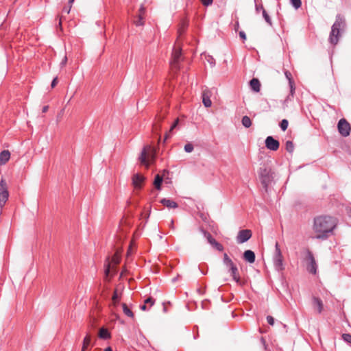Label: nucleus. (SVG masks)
<instances>
[{"mask_svg": "<svg viewBox=\"0 0 351 351\" xmlns=\"http://www.w3.org/2000/svg\"><path fill=\"white\" fill-rule=\"evenodd\" d=\"M336 226L333 217L330 216H319L314 219L313 230L319 233L315 238L324 240L328 238V234L333 231Z\"/></svg>", "mask_w": 351, "mask_h": 351, "instance_id": "1", "label": "nucleus"}, {"mask_svg": "<svg viewBox=\"0 0 351 351\" xmlns=\"http://www.w3.org/2000/svg\"><path fill=\"white\" fill-rule=\"evenodd\" d=\"M346 28V23L344 17L341 14H337L335 21L331 27L328 40L332 45L337 44L339 37L344 32Z\"/></svg>", "mask_w": 351, "mask_h": 351, "instance_id": "2", "label": "nucleus"}, {"mask_svg": "<svg viewBox=\"0 0 351 351\" xmlns=\"http://www.w3.org/2000/svg\"><path fill=\"white\" fill-rule=\"evenodd\" d=\"M259 177L265 191L267 193L269 185L274 179L271 169L267 167H261Z\"/></svg>", "mask_w": 351, "mask_h": 351, "instance_id": "3", "label": "nucleus"}, {"mask_svg": "<svg viewBox=\"0 0 351 351\" xmlns=\"http://www.w3.org/2000/svg\"><path fill=\"white\" fill-rule=\"evenodd\" d=\"M273 263L276 271H282L285 269L282 254L278 242L275 245V252L273 256Z\"/></svg>", "mask_w": 351, "mask_h": 351, "instance_id": "4", "label": "nucleus"}, {"mask_svg": "<svg viewBox=\"0 0 351 351\" xmlns=\"http://www.w3.org/2000/svg\"><path fill=\"white\" fill-rule=\"evenodd\" d=\"M182 60V51L180 49L173 48L170 66L171 69L177 72L180 69V62Z\"/></svg>", "mask_w": 351, "mask_h": 351, "instance_id": "5", "label": "nucleus"}, {"mask_svg": "<svg viewBox=\"0 0 351 351\" xmlns=\"http://www.w3.org/2000/svg\"><path fill=\"white\" fill-rule=\"evenodd\" d=\"M306 260L308 261L306 266L307 271L310 274H316L317 270V265L313 254L309 250H307L306 252Z\"/></svg>", "mask_w": 351, "mask_h": 351, "instance_id": "6", "label": "nucleus"}, {"mask_svg": "<svg viewBox=\"0 0 351 351\" xmlns=\"http://www.w3.org/2000/svg\"><path fill=\"white\" fill-rule=\"evenodd\" d=\"M337 129L338 132L342 136L347 137L350 134L351 126L350 123L343 118L338 121Z\"/></svg>", "mask_w": 351, "mask_h": 351, "instance_id": "7", "label": "nucleus"}, {"mask_svg": "<svg viewBox=\"0 0 351 351\" xmlns=\"http://www.w3.org/2000/svg\"><path fill=\"white\" fill-rule=\"evenodd\" d=\"M9 193L7 189L6 182L3 179L0 181V207L2 208L7 202Z\"/></svg>", "mask_w": 351, "mask_h": 351, "instance_id": "8", "label": "nucleus"}, {"mask_svg": "<svg viewBox=\"0 0 351 351\" xmlns=\"http://www.w3.org/2000/svg\"><path fill=\"white\" fill-rule=\"evenodd\" d=\"M252 236V232L249 229H243L239 231L237 236V242L239 244L247 242Z\"/></svg>", "mask_w": 351, "mask_h": 351, "instance_id": "9", "label": "nucleus"}, {"mask_svg": "<svg viewBox=\"0 0 351 351\" xmlns=\"http://www.w3.org/2000/svg\"><path fill=\"white\" fill-rule=\"evenodd\" d=\"M265 147L271 151H276L278 149L280 143L272 136H268L265 140Z\"/></svg>", "mask_w": 351, "mask_h": 351, "instance_id": "10", "label": "nucleus"}, {"mask_svg": "<svg viewBox=\"0 0 351 351\" xmlns=\"http://www.w3.org/2000/svg\"><path fill=\"white\" fill-rule=\"evenodd\" d=\"M145 178L139 173H136L132 176V184L136 189H141L144 182Z\"/></svg>", "mask_w": 351, "mask_h": 351, "instance_id": "11", "label": "nucleus"}, {"mask_svg": "<svg viewBox=\"0 0 351 351\" xmlns=\"http://www.w3.org/2000/svg\"><path fill=\"white\" fill-rule=\"evenodd\" d=\"M243 258L247 263H254L256 260L255 253L251 250H247L243 254Z\"/></svg>", "mask_w": 351, "mask_h": 351, "instance_id": "12", "label": "nucleus"}, {"mask_svg": "<svg viewBox=\"0 0 351 351\" xmlns=\"http://www.w3.org/2000/svg\"><path fill=\"white\" fill-rule=\"evenodd\" d=\"M250 89L255 92L258 93L261 90V82L258 78L253 77L249 82Z\"/></svg>", "mask_w": 351, "mask_h": 351, "instance_id": "13", "label": "nucleus"}, {"mask_svg": "<svg viewBox=\"0 0 351 351\" xmlns=\"http://www.w3.org/2000/svg\"><path fill=\"white\" fill-rule=\"evenodd\" d=\"M210 92L209 90H204L203 92H202V103L204 104V106L206 107V108H209L212 105V101L210 99Z\"/></svg>", "mask_w": 351, "mask_h": 351, "instance_id": "14", "label": "nucleus"}, {"mask_svg": "<svg viewBox=\"0 0 351 351\" xmlns=\"http://www.w3.org/2000/svg\"><path fill=\"white\" fill-rule=\"evenodd\" d=\"M160 203L168 208H176L178 207V203L171 199L162 198L160 200Z\"/></svg>", "mask_w": 351, "mask_h": 351, "instance_id": "15", "label": "nucleus"}, {"mask_svg": "<svg viewBox=\"0 0 351 351\" xmlns=\"http://www.w3.org/2000/svg\"><path fill=\"white\" fill-rule=\"evenodd\" d=\"M10 158V153L8 150H3L0 152V165H5Z\"/></svg>", "mask_w": 351, "mask_h": 351, "instance_id": "16", "label": "nucleus"}, {"mask_svg": "<svg viewBox=\"0 0 351 351\" xmlns=\"http://www.w3.org/2000/svg\"><path fill=\"white\" fill-rule=\"evenodd\" d=\"M223 263L227 268H228V271L230 269L236 267V265L232 262V261L230 258L226 253L223 254Z\"/></svg>", "mask_w": 351, "mask_h": 351, "instance_id": "17", "label": "nucleus"}, {"mask_svg": "<svg viewBox=\"0 0 351 351\" xmlns=\"http://www.w3.org/2000/svg\"><path fill=\"white\" fill-rule=\"evenodd\" d=\"M289 94L287 96L286 99L284 101V106H288L289 101H293L295 95V86L291 85V87H289Z\"/></svg>", "mask_w": 351, "mask_h": 351, "instance_id": "18", "label": "nucleus"}, {"mask_svg": "<svg viewBox=\"0 0 351 351\" xmlns=\"http://www.w3.org/2000/svg\"><path fill=\"white\" fill-rule=\"evenodd\" d=\"M163 182V176L156 174L154 180V185L157 190H161V184Z\"/></svg>", "mask_w": 351, "mask_h": 351, "instance_id": "19", "label": "nucleus"}, {"mask_svg": "<svg viewBox=\"0 0 351 351\" xmlns=\"http://www.w3.org/2000/svg\"><path fill=\"white\" fill-rule=\"evenodd\" d=\"M313 305L317 306V312L319 313H321L323 311V302L319 298L313 297Z\"/></svg>", "mask_w": 351, "mask_h": 351, "instance_id": "20", "label": "nucleus"}, {"mask_svg": "<svg viewBox=\"0 0 351 351\" xmlns=\"http://www.w3.org/2000/svg\"><path fill=\"white\" fill-rule=\"evenodd\" d=\"M111 337L110 332L106 328H101L99 332V337L102 339H108Z\"/></svg>", "mask_w": 351, "mask_h": 351, "instance_id": "21", "label": "nucleus"}, {"mask_svg": "<svg viewBox=\"0 0 351 351\" xmlns=\"http://www.w3.org/2000/svg\"><path fill=\"white\" fill-rule=\"evenodd\" d=\"M260 8L261 9L263 17L264 18L265 22L270 26L272 25L271 19L269 16V15L267 14L266 10L264 9L263 5H261Z\"/></svg>", "mask_w": 351, "mask_h": 351, "instance_id": "22", "label": "nucleus"}, {"mask_svg": "<svg viewBox=\"0 0 351 351\" xmlns=\"http://www.w3.org/2000/svg\"><path fill=\"white\" fill-rule=\"evenodd\" d=\"M120 300L121 295L118 293L117 290L115 289L112 296L113 305L117 306L119 304Z\"/></svg>", "mask_w": 351, "mask_h": 351, "instance_id": "23", "label": "nucleus"}, {"mask_svg": "<svg viewBox=\"0 0 351 351\" xmlns=\"http://www.w3.org/2000/svg\"><path fill=\"white\" fill-rule=\"evenodd\" d=\"M241 123L245 128H249L252 125V121L248 116L245 115L242 117Z\"/></svg>", "mask_w": 351, "mask_h": 351, "instance_id": "24", "label": "nucleus"}, {"mask_svg": "<svg viewBox=\"0 0 351 351\" xmlns=\"http://www.w3.org/2000/svg\"><path fill=\"white\" fill-rule=\"evenodd\" d=\"M178 123H179V120H178V119H176V120L174 121V122H173V124L171 125V128H170V130H169V133H166L165 136V138H164V140H163V143H165V142H166L167 139H168V138L170 137V134H169V133H170V132H171L174 128H176L178 126Z\"/></svg>", "mask_w": 351, "mask_h": 351, "instance_id": "25", "label": "nucleus"}, {"mask_svg": "<svg viewBox=\"0 0 351 351\" xmlns=\"http://www.w3.org/2000/svg\"><path fill=\"white\" fill-rule=\"evenodd\" d=\"M200 232L203 234L204 237L206 238L208 243L210 244L215 239L213 237L211 234L204 228H200Z\"/></svg>", "mask_w": 351, "mask_h": 351, "instance_id": "26", "label": "nucleus"}, {"mask_svg": "<svg viewBox=\"0 0 351 351\" xmlns=\"http://www.w3.org/2000/svg\"><path fill=\"white\" fill-rule=\"evenodd\" d=\"M122 308H123V311L125 315H126L128 317H134L133 312L128 308V306H127L126 304L123 303Z\"/></svg>", "mask_w": 351, "mask_h": 351, "instance_id": "27", "label": "nucleus"}, {"mask_svg": "<svg viewBox=\"0 0 351 351\" xmlns=\"http://www.w3.org/2000/svg\"><path fill=\"white\" fill-rule=\"evenodd\" d=\"M210 244L219 252H222L224 250L223 246L215 239H214Z\"/></svg>", "mask_w": 351, "mask_h": 351, "instance_id": "28", "label": "nucleus"}, {"mask_svg": "<svg viewBox=\"0 0 351 351\" xmlns=\"http://www.w3.org/2000/svg\"><path fill=\"white\" fill-rule=\"evenodd\" d=\"M147 150H146V148L144 147L141 153V155L138 158V160H140V162L142 163V164H146L147 162Z\"/></svg>", "mask_w": 351, "mask_h": 351, "instance_id": "29", "label": "nucleus"}, {"mask_svg": "<svg viewBox=\"0 0 351 351\" xmlns=\"http://www.w3.org/2000/svg\"><path fill=\"white\" fill-rule=\"evenodd\" d=\"M284 73H285V75L286 78L289 81V87H291V85L295 86L294 81L292 77L291 73L287 70H285Z\"/></svg>", "mask_w": 351, "mask_h": 351, "instance_id": "30", "label": "nucleus"}, {"mask_svg": "<svg viewBox=\"0 0 351 351\" xmlns=\"http://www.w3.org/2000/svg\"><path fill=\"white\" fill-rule=\"evenodd\" d=\"M285 149L289 153H293L294 150V145L291 141H287L285 144Z\"/></svg>", "mask_w": 351, "mask_h": 351, "instance_id": "31", "label": "nucleus"}, {"mask_svg": "<svg viewBox=\"0 0 351 351\" xmlns=\"http://www.w3.org/2000/svg\"><path fill=\"white\" fill-rule=\"evenodd\" d=\"M90 343V337L86 335L83 339L82 349V351H85L88 345Z\"/></svg>", "mask_w": 351, "mask_h": 351, "instance_id": "32", "label": "nucleus"}, {"mask_svg": "<svg viewBox=\"0 0 351 351\" xmlns=\"http://www.w3.org/2000/svg\"><path fill=\"white\" fill-rule=\"evenodd\" d=\"M290 3L295 10L299 9L302 6L301 0H290Z\"/></svg>", "mask_w": 351, "mask_h": 351, "instance_id": "33", "label": "nucleus"}, {"mask_svg": "<svg viewBox=\"0 0 351 351\" xmlns=\"http://www.w3.org/2000/svg\"><path fill=\"white\" fill-rule=\"evenodd\" d=\"M289 125V122L287 119H282L279 124L280 128L282 131H285Z\"/></svg>", "mask_w": 351, "mask_h": 351, "instance_id": "34", "label": "nucleus"}, {"mask_svg": "<svg viewBox=\"0 0 351 351\" xmlns=\"http://www.w3.org/2000/svg\"><path fill=\"white\" fill-rule=\"evenodd\" d=\"M194 147L192 143H188L184 145V149L186 153H191L193 151Z\"/></svg>", "mask_w": 351, "mask_h": 351, "instance_id": "35", "label": "nucleus"}, {"mask_svg": "<svg viewBox=\"0 0 351 351\" xmlns=\"http://www.w3.org/2000/svg\"><path fill=\"white\" fill-rule=\"evenodd\" d=\"M206 59L207 62L210 64L211 67H213L215 66V64H216L215 60L213 56L208 55L206 57Z\"/></svg>", "mask_w": 351, "mask_h": 351, "instance_id": "36", "label": "nucleus"}, {"mask_svg": "<svg viewBox=\"0 0 351 351\" xmlns=\"http://www.w3.org/2000/svg\"><path fill=\"white\" fill-rule=\"evenodd\" d=\"M144 303L145 304H149L150 306H152L155 303V300L152 297H149L145 300Z\"/></svg>", "mask_w": 351, "mask_h": 351, "instance_id": "37", "label": "nucleus"}, {"mask_svg": "<svg viewBox=\"0 0 351 351\" xmlns=\"http://www.w3.org/2000/svg\"><path fill=\"white\" fill-rule=\"evenodd\" d=\"M342 339L351 344V335L350 334H348V333H344L342 335Z\"/></svg>", "mask_w": 351, "mask_h": 351, "instance_id": "38", "label": "nucleus"}, {"mask_svg": "<svg viewBox=\"0 0 351 351\" xmlns=\"http://www.w3.org/2000/svg\"><path fill=\"white\" fill-rule=\"evenodd\" d=\"M230 273V276L232 277H234L236 276H237V274H238V268L237 267H234L232 269H230L229 271H228Z\"/></svg>", "mask_w": 351, "mask_h": 351, "instance_id": "39", "label": "nucleus"}, {"mask_svg": "<svg viewBox=\"0 0 351 351\" xmlns=\"http://www.w3.org/2000/svg\"><path fill=\"white\" fill-rule=\"evenodd\" d=\"M204 266H205V269H204L201 265H199L198 266L199 270L200 271V272L203 275H206L207 274V272H208V267H207V265H205Z\"/></svg>", "mask_w": 351, "mask_h": 351, "instance_id": "40", "label": "nucleus"}, {"mask_svg": "<svg viewBox=\"0 0 351 351\" xmlns=\"http://www.w3.org/2000/svg\"><path fill=\"white\" fill-rule=\"evenodd\" d=\"M200 1H201V3H202V5L204 6H206V7L212 5V3L213 2V0H200Z\"/></svg>", "mask_w": 351, "mask_h": 351, "instance_id": "41", "label": "nucleus"}, {"mask_svg": "<svg viewBox=\"0 0 351 351\" xmlns=\"http://www.w3.org/2000/svg\"><path fill=\"white\" fill-rule=\"evenodd\" d=\"M266 319L269 325L273 326L274 324V318L272 316L267 315Z\"/></svg>", "mask_w": 351, "mask_h": 351, "instance_id": "42", "label": "nucleus"}, {"mask_svg": "<svg viewBox=\"0 0 351 351\" xmlns=\"http://www.w3.org/2000/svg\"><path fill=\"white\" fill-rule=\"evenodd\" d=\"M254 1L255 3V10H256V13H258L261 10V9L260 8V6L261 4H260V5L258 4L259 0H254ZM260 1H261V0H260Z\"/></svg>", "mask_w": 351, "mask_h": 351, "instance_id": "43", "label": "nucleus"}, {"mask_svg": "<svg viewBox=\"0 0 351 351\" xmlns=\"http://www.w3.org/2000/svg\"><path fill=\"white\" fill-rule=\"evenodd\" d=\"M143 18L140 15L138 19L136 21V26L142 25L143 24Z\"/></svg>", "mask_w": 351, "mask_h": 351, "instance_id": "44", "label": "nucleus"}, {"mask_svg": "<svg viewBox=\"0 0 351 351\" xmlns=\"http://www.w3.org/2000/svg\"><path fill=\"white\" fill-rule=\"evenodd\" d=\"M71 5H70L69 7H64L63 9H62V12L63 13H65V14H69L70 11H71Z\"/></svg>", "mask_w": 351, "mask_h": 351, "instance_id": "45", "label": "nucleus"}, {"mask_svg": "<svg viewBox=\"0 0 351 351\" xmlns=\"http://www.w3.org/2000/svg\"><path fill=\"white\" fill-rule=\"evenodd\" d=\"M232 279H233V280H234V281H235L238 285H242V282H241V279H240L239 276H238V275H237V276H234V277H232Z\"/></svg>", "mask_w": 351, "mask_h": 351, "instance_id": "46", "label": "nucleus"}, {"mask_svg": "<svg viewBox=\"0 0 351 351\" xmlns=\"http://www.w3.org/2000/svg\"><path fill=\"white\" fill-rule=\"evenodd\" d=\"M58 84V77H54V78L53 79V80H52V82H51V88H54V87L56 86V84Z\"/></svg>", "mask_w": 351, "mask_h": 351, "instance_id": "47", "label": "nucleus"}, {"mask_svg": "<svg viewBox=\"0 0 351 351\" xmlns=\"http://www.w3.org/2000/svg\"><path fill=\"white\" fill-rule=\"evenodd\" d=\"M239 37H240L243 40H246V34H245V33L243 31H240V32H239Z\"/></svg>", "mask_w": 351, "mask_h": 351, "instance_id": "48", "label": "nucleus"}, {"mask_svg": "<svg viewBox=\"0 0 351 351\" xmlns=\"http://www.w3.org/2000/svg\"><path fill=\"white\" fill-rule=\"evenodd\" d=\"M66 62H67V58H66V56H64L60 62L61 66H64L66 64Z\"/></svg>", "mask_w": 351, "mask_h": 351, "instance_id": "49", "label": "nucleus"}, {"mask_svg": "<svg viewBox=\"0 0 351 351\" xmlns=\"http://www.w3.org/2000/svg\"><path fill=\"white\" fill-rule=\"evenodd\" d=\"M140 309L143 311H147L148 310V308L147 307V304H145L144 303V304H142L140 306Z\"/></svg>", "mask_w": 351, "mask_h": 351, "instance_id": "50", "label": "nucleus"}, {"mask_svg": "<svg viewBox=\"0 0 351 351\" xmlns=\"http://www.w3.org/2000/svg\"><path fill=\"white\" fill-rule=\"evenodd\" d=\"M197 291L200 295H204L205 293V290H202L200 288H198Z\"/></svg>", "mask_w": 351, "mask_h": 351, "instance_id": "51", "label": "nucleus"}, {"mask_svg": "<svg viewBox=\"0 0 351 351\" xmlns=\"http://www.w3.org/2000/svg\"><path fill=\"white\" fill-rule=\"evenodd\" d=\"M48 108H49V106H45L43 108V112H46L47 110H48Z\"/></svg>", "mask_w": 351, "mask_h": 351, "instance_id": "52", "label": "nucleus"}, {"mask_svg": "<svg viewBox=\"0 0 351 351\" xmlns=\"http://www.w3.org/2000/svg\"><path fill=\"white\" fill-rule=\"evenodd\" d=\"M178 278H179V275H178V276H177L176 277H175V278H173L172 279V282H176L178 280Z\"/></svg>", "mask_w": 351, "mask_h": 351, "instance_id": "53", "label": "nucleus"}, {"mask_svg": "<svg viewBox=\"0 0 351 351\" xmlns=\"http://www.w3.org/2000/svg\"><path fill=\"white\" fill-rule=\"evenodd\" d=\"M239 22L237 21L235 24L234 29L237 31V29L239 28Z\"/></svg>", "mask_w": 351, "mask_h": 351, "instance_id": "54", "label": "nucleus"}, {"mask_svg": "<svg viewBox=\"0 0 351 351\" xmlns=\"http://www.w3.org/2000/svg\"><path fill=\"white\" fill-rule=\"evenodd\" d=\"M104 351H113L111 347H107Z\"/></svg>", "mask_w": 351, "mask_h": 351, "instance_id": "55", "label": "nucleus"}, {"mask_svg": "<svg viewBox=\"0 0 351 351\" xmlns=\"http://www.w3.org/2000/svg\"><path fill=\"white\" fill-rule=\"evenodd\" d=\"M75 0H69V4L71 5Z\"/></svg>", "mask_w": 351, "mask_h": 351, "instance_id": "56", "label": "nucleus"}, {"mask_svg": "<svg viewBox=\"0 0 351 351\" xmlns=\"http://www.w3.org/2000/svg\"><path fill=\"white\" fill-rule=\"evenodd\" d=\"M163 311H164V312H167V308H166V307H164V308H163Z\"/></svg>", "mask_w": 351, "mask_h": 351, "instance_id": "57", "label": "nucleus"}, {"mask_svg": "<svg viewBox=\"0 0 351 351\" xmlns=\"http://www.w3.org/2000/svg\"><path fill=\"white\" fill-rule=\"evenodd\" d=\"M144 10V8L143 7L141 8V11Z\"/></svg>", "mask_w": 351, "mask_h": 351, "instance_id": "58", "label": "nucleus"}, {"mask_svg": "<svg viewBox=\"0 0 351 351\" xmlns=\"http://www.w3.org/2000/svg\"><path fill=\"white\" fill-rule=\"evenodd\" d=\"M106 273H108V272H109L108 269H107L106 270Z\"/></svg>", "mask_w": 351, "mask_h": 351, "instance_id": "59", "label": "nucleus"}]
</instances>
